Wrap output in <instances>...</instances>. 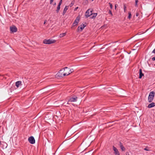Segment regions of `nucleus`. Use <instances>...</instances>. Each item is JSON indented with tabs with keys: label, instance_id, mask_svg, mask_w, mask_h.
<instances>
[{
	"label": "nucleus",
	"instance_id": "nucleus-1",
	"mask_svg": "<svg viewBox=\"0 0 155 155\" xmlns=\"http://www.w3.org/2000/svg\"><path fill=\"white\" fill-rule=\"evenodd\" d=\"M65 69L67 70V71H71V70L70 68H68L67 67H65L64 68H62L56 74V78H63L64 76L68 75L72 72V71H71L70 73L69 72L68 73L64 72Z\"/></svg>",
	"mask_w": 155,
	"mask_h": 155
},
{
	"label": "nucleus",
	"instance_id": "nucleus-2",
	"mask_svg": "<svg viewBox=\"0 0 155 155\" xmlns=\"http://www.w3.org/2000/svg\"><path fill=\"white\" fill-rule=\"evenodd\" d=\"M154 95L155 92L154 91H151L148 97V101L149 103H151L153 99Z\"/></svg>",
	"mask_w": 155,
	"mask_h": 155
},
{
	"label": "nucleus",
	"instance_id": "nucleus-3",
	"mask_svg": "<svg viewBox=\"0 0 155 155\" xmlns=\"http://www.w3.org/2000/svg\"><path fill=\"white\" fill-rule=\"evenodd\" d=\"M56 41V40H52L51 39H45L43 41V43L45 44H50L54 43Z\"/></svg>",
	"mask_w": 155,
	"mask_h": 155
},
{
	"label": "nucleus",
	"instance_id": "nucleus-4",
	"mask_svg": "<svg viewBox=\"0 0 155 155\" xmlns=\"http://www.w3.org/2000/svg\"><path fill=\"white\" fill-rule=\"evenodd\" d=\"M78 97L75 95H73L71 97L68 101L67 104H69V102H76L77 101Z\"/></svg>",
	"mask_w": 155,
	"mask_h": 155
},
{
	"label": "nucleus",
	"instance_id": "nucleus-5",
	"mask_svg": "<svg viewBox=\"0 0 155 155\" xmlns=\"http://www.w3.org/2000/svg\"><path fill=\"white\" fill-rule=\"evenodd\" d=\"M28 140L29 142L31 144H33L35 143V140L34 137L33 136L29 137L28 138Z\"/></svg>",
	"mask_w": 155,
	"mask_h": 155
},
{
	"label": "nucleus",
	"instance_id": "nucleus-6",
	"mask_svg": "<svg viewBox=\"0 0 155 155\" xmlns=\"http://www.w3.org/2000/svg\"><path fill=\"white\" fill-rule=\"evenodd\" d=\"M113 149L114 151V154L115 155H120V153L118 149L114 146H113Z\"/></svg>",
	"mask_w": 155,
	"mask_h": 155
},
{
	"label": "nucleus",
	"instance_id": "nucleus-7",
	"mask_svg": "<svg viewBox=\"0 0 155 155\" xmlns=\"http://www.w3.org/2000/svg\"><path fill=\"white\" fill-rule=\"evenodd\" d=\"M10 30L13 33L16 32L17 31V28L15 25L10 27Z\"/></svg>",
	"mask_w": 155,
	"mask_h": 155
},
{
	"label": "nucleus",
	"instance_id": "nucleus-8",
	"mask_svg": "<svg viewBox=\"0 0 155 155\" xmlns=\"http://www.w3.org/2000/svg\"><path fill=\"white\" fill-rule=\"evenodd\" d=\"M86 26V25H85L84 24H82V25H80V26H79L77 28L78 31L80 29H81V31L82 30H83L84 29V27Z\"/></svg>",
	"mask_w": 155,
	"mask_h": 155
},
{
	"label": "nucleus",
	"instance_id": "nucleus-9",
	"mask_svg": "<svg viewBox=\"0 0 155 155\" xmlns=\"http://www.w3.org/2000/svg\"><path fill=\"white\" fill-rule=\"evenodd\" d=\"M139 78L140 79H141L142 78V77L143 76H144V74L142 73V69L141 68H140L139 69Z\"/></svg>",
	"mask_w": 155,
	"mask_h": 155
},
{
	"label": "nucleus",
	"instance_id": "nucleus-10",
	"mask_svg": "<svg viewBox=\"0 0 155 155\" xmlns=\"http://www.w3.org/2000/svg\"><path fill=\"white\" fill-rule=\"evenodd\" d=\"M155 106V103L154 102H152L147 107L148 108H151Z\"/></svg>",
	"mask_w": 155,
	"mask_h": 155
},
{
	"label": "nucleus",
	"instance_id": "nucleus-11",
	"mask_svg": "<svg viewBox=\"0 0 155 155\" xmlns=\"http://www.w3.org/2000/svg\"><path fill=\"white\" fill-rule=\"evenodd\" d=\"M80 20V17L79 16H78L75 20L74 21V22L76 25H78V23L79 22V20Z\"/></svg>",
	"mask_w": 155,
	"mask_h": 155
},
{
	"label": "nucleus",
	"instance_id": "nucleus-12",
	"mask_svg": "<svg viewBox=\"0 0 155 155\" xmlns=\"http://www.w3.org/2000/svg\"><path fill=\"white\" fill-rule=\"evenodd\" d=\"M89 10H87L85 13V16L86 18H88V17L91 16L92 15V13H91L90 14H89V12H88Z\"/></svg>",
	"mask_w": 155,
	"mask_h": 155
},
{
	"label": "nucleus",
	"instance_id": "nucleus-13",
	"mask_svg": "<svg viewBox=\"0 0 155 155\" xmlns=\"http://www.w3.org/2000/svg\"><path fill=\"white\" fill-rule=\"evenodd\" d=\"M68 9V6H66L64 8L63 12V15H64L65 14L67 11Z\"/></svg>",
	"mask_w": 155,
	"mask_h": 155
},
{
	"label": "nucleus",
	"instance_id": "nucleus-14",
	"mask_svg": "<svg viewBox=\"0 0 155 155\" xmlns=\"http://www.w3.org/2000/svg\"><path fill=\"white\" fill-rule=\"evenodd\" d=\"M21 81H18L16 82L15 85L17 87H19V85L21 84Z\"/></svg>",
	"mask_w": 155,
	"mask_h": 155
},
{
	"label": "nucleus",
	"instance_id": "nucleus-15",
	"mask_svg": "<svg viewBox=\"0 0 155 155\" xmlns=\"http://www.w3.org/2000/svg\"><path fill=\"white\" fill-rule=\"evenodd\" d=\"M2 147L3 148H6L7 147V144L5 142H3V143H2Z\"/></svg>",
	"mask_w": 155,
	"mask_h": 155
},
{
	"label": "nucleus",
	"instance_id": "nucleus-16",
	"mask_svg": "<svg viewBox=\"0 0 155 155\" xmlns=\"http://www.w3.org/2000/svg\"><path fill=\"white\" fill-rule=\"evenodd\" d=\"M92 15L90 18L91 19H94L97 15V13H94L93 14H92Z\"/></svg>",
	"mask_w": 155,
	"mask_h": 155
},
{
	"label": "nucleus",
	"instance_id": "nucleus-17",
	"mask_svg": "<svg viewBox=\"0 0 155 155\" xmlns=\"http://www.w3.org/2000/svg\"><path fill=\"white\" fill-rule=\"evenodd\" d=\"M60 6H61V5H58H58L57 10H56V12L57 13H58V12H59V11L60 8Z\"/></svg>",
	"mask_w": 155,
	"mask_h": 155
},
{
	"label": "nucleus",
	"instance_id": "nucleus-18",
	"mask_svg": "<svg viewBox=\"0 0 155 155\" xmlns=\"http://www.w3.org/2000/svg\"><path fill=\"white\" fill-rule=\"evenodd\" d=\"M66 33H61L59 35V37L60 38H62L65 36L66 35Z\"/></svg>",
	"mask_w": 155,
	"mask_h": 155
},
{
	"label": "nucleus",
	"instance_id": "nucleus-19",
	"mask_svg": "<svg viewBox=\"0 0 155 155\" xmlns=\"http://www.w3.org/2000/svg\"><path fill=\"white\" fill-rule=\"evenodd\" d=\"M128 18L129 19H130L131 16V12H130L129 11L128 12Z\"/></svg>",
	"mask_w": 155,
	"mask_h": 155
},
{
	"label": "nucleus",
	"instance_id": "nucleus-20",
	"mask_svg": "<svg viewBox=\"0 0 155 155\" xmlns=\"http://www.w3.org/2000/svg\"><path fill=\"white\" fill-rule=\"evenodd\" d=\"M121 149L122 150V151H125V148H124V147L123 146H122L120 147Z\"/></svg>",
	"mask_w": 155,
	"mask_h": 155
},
{
	"label": "nucleus",
	"instance_id": "nucleus-21",
	"mask_svg": "<svg viewBox=\"0 0 155 155\" xmlns=\"http://www.w3.org/2000/svg\"><path fill=\"white\" fill-rule=\"evenodd\" d=\"M138 2V0H135V5L136 7H137V3Z\"/></svg>",
	"mask_w": 155,
	"mask_h": 155
},
{
	"label": "nucleus",
	"instance_id": "nucleus-22",
	"mask_svg": "<svg viewBox=\"0 0 155 155\" xmlns=\"http://www.w3.org/2000/svg\"><path fill=\"white\" fill-rule=\"evenodd\" d=\"M126 6L125 5H124V12H125L126 10Z\"/></svg>",
	"mask_w": 155,
	"mask_h": 155
},
{
	"label": "nucleus",
	"instance_id": "nucleus-23",
	"mask_svg": "<svg viewBox=\"0 0 155 155\" xmlns=\"http://www.w3.org/2000/svg\"><path fill=\"white\" fill-rule=\"evenodd\" d=\"M108 4L109 5L110 7V8L111 9H112L113 7V6L112 4L110 2H109Z\"/></svg>",
	"mask_w": 155,
	"mask_h": 155
},
{
	"label": "nucleus",
	"instance_id": "nucleus-24",
	"mask_svg": "<svg viewBox=\"0 0 155 155\" xmlns=\"http://www.w3.org/2000/svg\"><path fill=\"white\" fill-rule=\"evenodd\" d=\"M78 25H76V24H75L74 22H73L72 25V26L71 27V28H72L73 26H75Z\"/></svg>",
	"mask_w": 155,
	"mask_h": 155
},
{
	"label": "nucleus",
	"instance_id": "nucleus-25",
	"mask_svg": "<svg viewBox=\"0 0 155 155\" xmlns=\"http://www.w3.org/2000/svg\"><path fill=\"white\" fill-rule=\"evenodd\" d=\"M74 3V2H71V4L70 5V7H72Z\"/></svg>",
	"mask_w": 155,
	"mask_h": 155
},
{
	"label": "nucleus",
	"instance_id": "nucleus-26",
	"mask_svg": "<svg viewBox=\"0 0 155 155\" xmlns=\"http://www.w3.org/2000/svg\"><path fill=\"white\" fill-rule=\"evenodd\" d=\"M109 14H110L111 16L113 15V14H112V12H111V10H109Z\"/></svg>",
	"mask_w": 155,
	"mask_h": 155
},
{
	"label": "nucleus",
	"instance_id": "nucleus-27",
	"mask_svg": "<svg viewBox=\"0 0 155 155\" xmlns=\"http://www.w3.org/2000/svg\"><path fill=\"white\" fill-rule=\"evenodd\" d=\"M123 146V144L121 142H119V146L120 147Z\"/></svg>",
	"mask_w": 155,
	"mask_h": 155
},
{
	"label": "nucleus",
	"instance_id": "nucleus-28",
	"mask_svg": "<svg viewBox=\"0 0 155 155\" xmlns=\"http://www.w3.org/2000/svg\"><path fill=\"white\" fill-rule=\"evenodd\" d=\"M54 0H50V4H52V2H53Z\"/></svg>",
	"mask_w": 155,
	"mask_h": 155
},
{
	"label": "nucleus",
	"instance_id": "nucleus-29",
	"mask_svg": "<svg viewBox=\"0 0 155 155\" xmlns=\"http://www.w3.org/2000/svg\"><path fill=\"white\" fill-rule=\"evenodd\" d=\"M144 150L146 151H148L149 150H148L147 149V147H146V148H144Z\"/></svg>",
	"mask_w": 155,
	"mask_h": 155
},
{
	"label": "nucleus",
	"instance_id": "nucleus-30",
	"mask_svg": "<svg viewBox=\"0 0 155 155\" xmlns=\"http://www.w3.org/2000/svg\"><path fill=\"white\" fill-rule=\"evenodd\" d=\"M152 53L155 54V49L152 51Z\"/></svg>",
	"mask_w": 155,
	"mask_h": 155
},
{
	"label": "nucleus",
	"instance_id": "nucleus-31",
	"mask_svg": "<svg viewBox=\"0 0 155 155\" xmlns=\"http://www.w3.org/2000/svg\"><path fill=\"white\" fill-rule=\"evenodd\" d=\"M152 60L153 61L155 60V56L152 58Z\"/></svg>",
	"mask_w": 155,
	"mask_h": 155
},
{
	"label": "nucleus",
	"instance_id": "nucleus-32",
	"mask_svg": "<svg viewBox=\"0 0 155 155\" xmlns=\"http://www.w3.org/2000/svg\"><path fill=\"white\" fill-rule=\"evenodd\" d=\"M47 21L46 20H45V21H44V24H45L47 22Z\"/></svg>",
	"mask_w": 155,
	"mask_h": 155
},
{
	"label": "nucleus",
	"instance_id": "nucleus-33",
	"mask_svg": "<svg viewBox=\"0 0 155 155\" xmlns=\"http://www.w3.org/2000/svg\"><path fill=\"white\" fill-rule=\"evenodd\" d=\"M117 6H118V5L117 4H116L115 5V9H116Z\"/></svg>",
	"mask_w": 155,
	"mask_h": 155
},
{
	"label": "nucleus",
	"instance_id": "nucleus-34",
	"mask_svg": "<svg viewBox=\"0 0 155 155\" xmlns=\"http://www.w3.org/2000/svg\"><path fill=\"white\" fill-rule=\"evenodd\" d=\"M78 8V7H77L75 8L74 9V11L76 10Z\"/></svg>",
	"mask_w": 155,
	"mask_h": 155
},
{
	"label": "nucleus",
	"instance_id": "nucleus-35",
	"mask_svg": "<svg viewBox=\"0 0 155 155\" xmlns=\"http://www.w3.org/2000/svg\"><path fill=\"white\" fill-rule=\"evenodd\" d=\"M139 15V14L138 13H137L136 14V16H138Z\"/></svg>",
	"mask_w": 155,
	"mask_h": 155
},
{
	"label": "nucleus",
	"instance_id": "nucleus-36",
	"mask_svg": "<svg viewBox=\"0 0 155 155\" xmlns=\"http://www.w3.org/2000/svg\"><path fill=\"white\" fill-rule=\"evenodd\" d=\"M62 3L61 2H59V3H58V5H61V4Z\"/></svg>",
	"mask_w": 155,
	"mask_h": 155
},
{
	"label": "nucleus",
	"instance_id": "nucleus-37",
	"mask_svg": "<svg viewBox=\"0 0 155 155\" xmlns=\"http://www.w3.org/2000/svg\"><path fill=\"white\" fill-rule=\"evenodd\" d=\"M60 2H61L62 3V0H60Z\"/></svg>",
	"mask_w": 155,
	"mask_h": 155
},
{
	"label": "nucleus",
	"instance_id": "nucleus-38",
	"mask_svg": "<svg viewBox=\"0 0 155 155\" xmlns=\"http://www.w3.org/2000/svg\"><path fill=\"white\" fill-rule=\"evenodd\" d=\"M56 5V3H55L53 4V5Z\"/></svg>",
	"mask_w": 155,
	"mask_h": 155
},
{
	"label": "nucleus",
	"instance_id": "nucleus-39",
	"mask_svg": "<svg viewBox=\"0 0 155 155\" xmlns=\"http://www.w3.org/2000/svg\"><path fill=\"white\" fill-rule=\"evenodd\" d=\"M88 0H86V1H87V2H88Z\"/></svg>",
	"mask_w": 155,
	"mask_h": 155
},
{
	"label": "nucleus",
	"instance_id": "nucleus-40",
	"mask_svg": "<svg viewBox=\"0 0 155 155\" xmlns=\"http://www.w3.org/2000/svg\"><path fill=\"white\" fill-rule=\"evenodd\" d=\"M126 155H129V154H127V153H126Z\"/></svg>",
	"mask_w": 155,
	"mask_h": 155
},
{
	"label": "nucleus",
	"instance_id": "nucleus-41",
	"mask_svg": "<svg viewBox=\"0 0 155 155\" xmlns=\"http://www.w3.org/2000/svg\"><path fill=\"white\" fill-rule=\"evenodd\" d=\"M116 50V48H115V49H114V50Z\"/></svg>",
	"mask_w": 155,
	"mask_h": 155
},
{
	"label": "nucleus",
	"instance_id": "nucleus-42",
	"mask_svg": "<svg viewBox=\"0 0 155 155\" xmlns=\"http://www.w3.org/2000/svg\"><path fill=\"white\" fill-rule=\"evenodd\" d=\"M92 1H93L94 0H91Z\"/></svg>",
	"mask_w": 155,
	"mask_h": 155
}]
</instances>
